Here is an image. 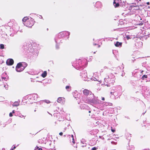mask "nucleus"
I'll list each match as a JSON object with an SVG mask.
<instances>
[{"label":"nucleus","mask_w":150,"mask_h":150,"mask_svg":"<svg viewBox=\"0 0 150 150\" xmlns=\"http://www.w3.org/2000/svg\"><path fill=\"white\" fill-rule=\"evenodd\" d=\"M26 66L27 64L25 63H19L17 64L16 67V70L17 72H21L24 69Z\"/></svg>","instance_id":"f257e3e1"},{"label":"nucleus","mask_w":150,"mask_h":150,"mask_svg":"<svg viewBox=\"0 0 150 150\" xmlns=\"http://www.w3.org/2000/svg\"><path fill=\"white\" fill-rule=\"evenodd\" d=\"M33 22L32 19H31L30 21L28 20V21H27V22H26L25 23H24V24L28 27H30L33 25Z\"/></svg>","instance_id":"f03ea898"},{"label":"nucleus","mask_w":150,"mask_h":150,"mask_svg":"<svg viewBox=\"0 0 150 150\" xmlns=\"http://www.w3.org/2000/svg\"><path fill=\"white\" fill-rule=\"evenodd\" d=\"M13 60L12 59H8L7 60L6 63L7 65H12L13 63Z\"/></svg>","instance_id":"7ed1b4c3"},{"label":"nucleus","mask_w":150,"mask_h":150,"mask_svg":"<svg viewBox=\"0 0 150 150\" xmlns=\"http://www.w3.org/2000/svg\"><path fill=\"white\" fill-rule=\"evenodd\" d=\"M120 0H114L113 2V5L115 7H117L119 6V3Z\"/></svg>","instance_id":"20e7f679"},{"label":"nucleus","mask_w":150,"mask_h":150,"mask_svg":"<svg viewBox=\"0 0 150 150\" xmlns=\"http://www.w3.org/2000/svg\"><path fill=\"white\" fill-rule=\"evenodd\" d=\"M57 101L59 103H63L65 102V98L61 97L59 98L57 100Z\"/></svg>","instance_id":"39448f33"},{"label":"nucleus","mask_w":150,"mask_h":150,"mask_svg":"<svg viewBox=\"0 0 150 150\" xmlns=\"http://www.w3.org/2000/svg\"><path fill=\"white\" fill-rule=\"evenodd\" d=\"M91 93V92L87 89H84L83 91V93L86 96H88Z\"/></svg>","instance_id":"423d86ee"},{"label":"nucleus","mask_w":150,"mask_h":150,"mask_svg":"<svg viewBox=\"0 0 150 150\" xmlns=\"http://www.w3.org/2000/svg\"><path fill=\"white\" fill-rule=\"evenodd\" d=\"M28 18L27 17H25L23 19V22H25V23L27 22V21H28Z\"/></svg>","instance_id":"0eeeda50"},{"label":"nucleus","mask_w":150,"mask_h":150,"mask_svg":"<svg viewBox=\"0 0 150 150\" xmlns=\"http://www.w3.org/2000/svg\"><path fill=\"white\" fill-rule=\"evenodd\" d=\"M47 75V73L46 71H44V72L42 74V76L43 77H45Z\"/></svg>","instance_id":"6e6552de"},{"label":"nucleus","mask_w":150,"mask_h":150,"mask_svg":"<svg viewBox=\"0 0 150 150\" xmlns=\"http://www.w3.org/2000/svg\"><path fill=\"white\" fill-rule=\"evenodd\" d=\"M122 43L120 42H117L115 44V45L116 47H119V46H121Z\"/></svg>","instance_id":"1a4fd4ad"},{"label":"nucleus","mask_w":150,"mask_h":150,"mask_svg":"<svg viewBox=\"0 0 150 150\" xmlns=\"http://www.w3.org/2000/svg\"><path fill=\"white\" fill-rule=\"evenodd\" d=\"M19 105V103L18 102H16L13 103V106H18Z\"/></svg>","instance_id":"9d476101"},{"label":"nucleus","mask_w":150,"mask_h":150,"mask_svg":"<svg viewBox=\"0 0 150 150\" xmlns=\"http://www.w3.org/2000/svg\"><path fill=\"white\" fill-rule=\"evenodd\" d=\"M147 78V76L146 75H144L142 77V79H144V78Z\"/></svg>","instance_id":"9b49d317"},{"label":"nucleus","mask_w":150,"mask_h":150,"mask_svg":"<svg viewBox=\"0 0 150 150\" xmlns=\"http://www.w3.org/2000/svg\"><path fill=\"white\" fill-rule=\"evenodd\" d=\"M0 47L2 49H3L4 48V46L3 44H1L0 45Z\"/></svg>","instance_id":"f8f14e48"},{"label":"nucleus","mask_w":150,"mask_h":150,"mask_svg":"<svg viewBox=\"0 0 150 150\" xmlns=\"http://www.w3.org/2000/svg\"><path fill=\"white\" fill-rule=\"evenodd\" d=\"M70 87L69 86H67L66 87V88L68 91V89L70 88Z\"/></svg>","instance_id":"ddd939ff"},{"label":"nucleus","mask_w":150,"mask_h":150,"mask_svg":"<svg viewBox=\"0 0 150 150\" xmlns=\"http://www.w3.org/2000/svg\"><path fill=\"white\" fill-rule=\"evenodd\" d=\"M71 137H72V142L74 143V138H73V135H71Z\"/></svg>","instance_id":"4468645a"},{"label":"nucleus","mask_w":150,"mask_h":150,"mask_svg":"<svg viewBox=\"0 0 150 150\" xmlns=\"http://www.w3.org/2000/svg\"><path fill=\"white\" fill-rule=\"evenodd\" d=\"M97 149V148L96 147H94L92 148L91 150H96Z\"/></svg>","instance_id":"2eb2a0df"},{"label":"nucleus","mask_w":150,"mask_h":150,"mask_svg":"<svg viewBox=\"0 0 150 150\" xmlns=\"http://www.w3.org/2000/svg\"><path fill=\"white\" fill-rule=\"evenodd\" d=\"M8 85H5L4 86V87L6 89H7V88H8Z\"/></svg>","instance_id":"dca6fc26"},{"label":"nucleus","mask_w":150,"mask_h":150,"mask_svg":"<svg viewBox=\"0 0 150 150\" xmlns=\"http://www.w3.org/2000/svg\"><path fill=\"white\" fill-rule=\"evenodd\" d=\"M36 149L38 150H42L41 148H39L38 147H37Z\"/></svg>","instance_id":"f3484780"},{"label":"nucleus","mask_w":150,"mask_h":150,"mask_svg":"<svg viewBox=\"0 0 150 150\" xmlns=\"http://www.w3.org/2000/svg\"><path fill=\"white\" fill-rule=\"evenodd\" d=\"M114 92H110V94H111V96L112 95H114Z\"/></svg>","instance_id":"a211bd4d"},{"label":"nucleus","mask_w":150,"mask_h":150,"mask_svg":"<svg viewBox=\"0 0 150 150\" xmlns=\"http://www.w3.org/2000/svg\"><path fill=\"white\" fill-rule=\"evenodd\" d=\"M12 113L11 112H10V113H9V116L10 117H12Z\"/></svg>","instance_id":"6ab92c4d"},{"label":"nucleus","mask_w":150,"mask_h":150,"mask_svg":"<svg viewBox=\"0 0 150 150\" xmlns=\"http://www.w3.org/2000/svg\"><path fill=\"white\" fill-rule=\"evenodd\" d=\"M45 102H46L47 103H50V102L49 101V100H47V101H45Z\"/></svg>","instance_id":"aec40b11"},{"label":"nucleus","mask_w":150,"mask_h":150,"mask_svg":"<svg viewBox=\"0 0 150 150\" xmlns=\"http://www.w3.org/2000/svg\"><path fill=\"white\" fill-rule=\"evenodd\" d=\"M112 128V129H111V131H112V132H114L115 131V130L114 129H112V127H111Z\"/></svg>","instance_id":"412c9836"},{"label":"nucleus","mask_w":150,"mask_h":150,"mask_svg":"<svg viewBox=\"0 0 150 150\" xmlns=\"http://www.w3.org/2000/svg\"><path fill=\"white\" fill-rule=\"evenodd\" d=\"M63 134V133L62 132H60L59 133V134L60 135H62Z\"/></svg>","instance_id":"4be33fe9"},{"label":"nucleus","mask_w":150,"mask_h":150,"mask_svg":"<svg viewBox=\"0 0 150 150\" xmlns=\"http://www.w3.org/2000/svg\"><path fill=\"white\" fill-rule=\"evenodd\" d=\"M102 100H105V98H103H103H102Z\"/></svg>","instance_id":"5701e85b"},{"label":"nucleus","mask_w":150,"mask_h":150,"mask_svg":"<svg viewBox=\"0 0 150 150\" xmlns=\"http://www.w3.org/2000/svg\"><path fill=\"white\" fill-rule=\"evenodd\" d=\"M146 4L148 5H149V2H148L146 3Z\"/></svg>","instance_id":"b1692460"},{"label":"nucleus","mask_w":150,"mask_h":150,"mask_svg":"<svg viewBox=\"0 0 150 150\" xmlns=\"http://www.w3.org/2000/svg\"><path fill=\"white\" fill-rule=\"evenodd\" d=\"M66 33L67 34H69V33L68 32H66Z\"/></svg>","instance_id":"393cba45"},{"label":"nucleus","mask_w":150,"mask_h":150,"mask_svg":"<svg viewBox=\"0 0 150 150\" xmlns=\"http://www.w3.org/2000/svg\"><path fill=\"white\" fill-rule=\"evenodd\" d=\"M127 39H128L129 38V37L128 36H127Z\"/></svg>","instance_id":"a878e982"},{"label":"nucleus","mask_w":150,"mask_h":150,"mask_svg":"<svg viewBox=\"0 0 150 150\" xmlns=\"http://www.w3.org/2000/svg\"><path fill=\"white\" fill-rule=\"evenodd\" d=\"M12 113H14V110H13V111H12Z\"/></svg>","instance_id":"bb28decb"},{"label":"nucleus","mask_w":150,"mask_h":150,"mask_svg":"<svg viewBox=\"0 0 150 150\" xmlns=\"http://www.w3.org/2000/svg\"><path fill=\"white\" fill-rule=\"evenodd\" d=\"M16 148V146H14L13 147V149H15Z\"/></svg>","instance_id":"cd10ccee"},{"label":"nucleus","mask_w":150,"mask_h":150,"mask_svg":"<svg viewBox=\"0 0 150 150\" xmlns=\"http://www.w3.org/2000/svg\"><path fill=\"white\" fill-rule=\"evenodd\" d=\"M13 149L12 148V149H10V150H13Z\"/></svg>","instance_id":"c85d7f7f"},{"label":"nucleus","mask_w":150,"mask_h":150,"mask_svg":"<svg viewBox=\"0 0 150 150\" xmlns=\"http://www.w3.org/2000/svg\"><path fill=\"white\" fill-rule=\"evenodd\" d=\"M89 112H91L90 111H89Z\"/></svg>","instance_id":"c756f323"},{"label":"nucleus","mask_w":150,"mask_h":150,"mask_svg":"<svg viewBox=\"0 0 150 150\" xmlns=\"http://www.w3.org/2000/svg\"><path fill=\"white\" fill-rule=\"evenodd\" d=\"M143 71H142V72H141V73H142Z\"/></svg>","instance_id":"7c9ffc66"},{"label":"nucleus","mask_w":150,"mask_h":150,"mask_svg":"<svg viewBox=\"0 0 150 150\" xmlns=\"http://www.w3.org/2000/svg\"><path fill=\"white\" fill-rule=\"evenodd\" d=\"M140 1L141 0H139Z\"/></svg>","instance_id":"2f4dec72"}]
</instances>
